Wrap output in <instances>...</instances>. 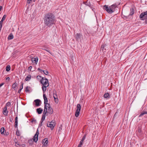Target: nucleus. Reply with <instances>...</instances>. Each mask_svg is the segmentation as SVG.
<instances>
[{
	"instance_id": "44",
	"label": "nucleus",
	"mask_w": 147,
	"mask_h": 147,
	"mask_svg": "<svg viewBox=\"0 0 147 147\" xmlns=\"http://www.w3.org/2000/svg\"><path fill=\"white\" fill-rule=\"evenodd\" d=\"M32 0H27V3H30Z\"/></svg>"
},
{
	"instance_id": "40",
	"label": "nucleus",
	"mask_w": 147,
	"mask_h": 147,
	"mask_svg": "<svg viewBox=\"0 0 147 147\" xmlns=\"http://www.w3.org/2000/svg\"><path fill=\"white\" fill-rule=\"evenodd\" d=\"M16 134L18 136H20V134H19V132L18 131H17L16 132Z\"/></svg>"
},
{
	"instance_id": "12",
	"label": "nucleus",
	"mask_w": 147,
	"mask_h": 147,
	"mask_svg": "<svg viewBox=\"0 0 147 147\" xmlns=\"http://www.w3.org/2000/svg\"><path fill=\"white\" fill-rule=\"evenodd\" d=\"M42 142L45 146H48V141L47 138H45L43 139L42 141Z\"/></svg>"
},
{
	"instance_id": "16",
	"label": "nucleus",
	"mask_w": 147,
	"mask_h": 147,
	"mask_svg": "<svg viewBox=\"0 0 147 147\" xmlns=\"http://www.w3.org/2000/svg\"><path fill=\"white\" fill-rule=\"evenodd\" d=\"M6 17V16L5 15L3 16L1 20L0 21V24L2 25L3 22V21L5 19Z\"/></svg>"
},
{
	"instance_id": "31",
	"label": "nucleus",
	"mask_w": 147,
	"mask_h": 147,
	"mask_svg": "<svg viewBox=\"0 0 147 147\" xmlns=\"http://www.w3.org/2000/svg\"><path fill=\"white\" fill-rule=\"evenodd\" d=\"M47 115L46 114H44L43 113V115L42 116V121L45 119V115Z\"/></svg>"
},
{
	"instance_id": "15",
	"label": "nucleus",
	"mask_w": 147,
	"mask_h": 147,
	"mask_svg": "<svg viewBox=\"0 0 147 147\" xmlns=\"http://www.w3.org/2000/svg\"><path fill=\"white\" fill-rule=\"evenodd\" d=\"M106 45H102L101 47V49L103 51L105 52L106 51Z\"/></svg>"
},
{
	"instance_id": "2",
	"label": "nucleus",
	"mask_w": 147,
	"mask_h": 147,
	"mask_svg": "<svg viewBox=\"0 0 147 147\" xmlns=\"http://www.w3.org/2000/svg\"><path fill=\"white\" fill-rule=\"evenodd\" d=\"M117 5L116 3H115L110 6L109 7L108 6L105 5L103 6V9L105 10L108 13H111L113 12L115 10V9L117 7Z\"/></svg>"
},
{
	"instance_id": "18",
	"label": "nucleus",
	"mask_w": 147,
	"mask_h": 147,
	"mask_svg": "<svg viewBox=\"0 0 147 147\" xmlns=\"http://www.w3.org/2000/svg\"><path fill=\"white\" fill-rule=\"evenodd\" d=\"M104 96L105 98H110V96L108 93H106L104 94Z\"/></svg>"
},
{
	"instance_id": "61",
	"label": "nucleus",
	"mask_w": 147,
	"mask_h": 147,
	"mask_svg": "<svg viewBox=\"0 0 147 147\" xmlns=\"http://www.w3.org/2000/svg\"><path fill=\"white\" fill-rule=\"evenodd\" d=\"M37 61H38V58H37Z\"/></svg>"
},
{
	"instance_id": "9",
	"label": "nucleus",
	"mask_w": 147,
	"mask_h": 147,
	"mask_svg": "<svg viewBox=\"0 0 147 147\" xmlns=\"http://www.w3.org/2000/svg\"><path fill=\"white\" fill-rule=\"evenodd\" d=\"M82 36V35L80 34L77 33L75 36L74 37L77 41H78L80 39Z\"/></svg>"
},
{
	"instance_id": "53",
	"label": "nucleus",
	"mask_w": 147,
	"mask_h": 147,
	"mask_svg": "<svg viewBox=\"0 0 147 147\" xmlns=\"http://www.w3.org/2000/svg\"><path fill=\"white\" fill-rule=\"evenodd\" d=\"M38 129H37V140H38Z\"/></svg>"
},
{
	"instance_id": "5",
	"label": "nucleus",
	"mask_w": 147,
	"mask_h": 147,
	"mask_svg": "<svg viewBox=\"0 0 147 147\" xmlns=\"http://www.w3.org/2000/svg\"><path fill=\"white\" fill-rule=\"evenodd\" d=\"M81 108V106L80 104H78L77 106V109L75 112V116L78 117L80 114V111Z\"/></svg>"
},
{
	"instance_id": "49",
	"label": "nucleus",
	"mask_w": 147,
	"mask_h": 147,
	"mask_svg": "<svg viewBox=\"0 0 147 147\" xmlns=\"http://www.w3.org/2000/svg\"><path fill=\"white\" fill-rule=\"evenodd\" d=\"M85 138H86V136L84 135V136H83V138H82V140H84Z\"/></svg>"
},
{
	"instance_id": "13",
	"label": "nucleus",
	"mask_w": 147,
	"mask_h": 147,
	"mask_svg": "<svg viewBox=\"0 0 147 147\" xmlns=\"http://www.w3.org/2000/svg\"><path fill=\"white\" fill-rule=\"evenodd\" d=\"M8 113V111L7 110V107H5L3 110V113L5 115L7 116Z\"/></svg>"
},
{
	"instance_id": "60",
	"label": "nucleus",
	"mask_w": 147,
	"mask_h": 147,
	"mask_svg": "<svg viewBox=\"0 0 147 147\" xmlns=\"http://www.w3.org/2000/svg\"><path fill=\"white\" fill-rule=\"evenodd\" d=\"M60 130V129H59V131Z\"/></svg>"
},
{
	"instance_id": "34",
	"label": "nucleus",
	"mask_w": 147,
	"mask_h": 147,
	"mask_svg": "<svg viewBox=\"0 0 147 147\" xmlns=\"http://www.w3.org/2000/svg\"><path fill=\"white\" fill-rule=\"evenodd\" d=\"M31 121L32 123L34 122L35 123H36V120H34V119H32Z\"/></svg>"
},
{
	"instance_id": "32",
	"label": "nucleus",
	"mask_w": 147,
	"mask_h": 147,
	"mask_svg": "<svg viewBox=\"0 0 147 147\" xmlns=\"http://www.w3.org/2000/svg\"><path fill=\"white\" fill-rule=\"evenodd\" d=\"M11 105V103L9 102H8L6 104L5 107L9 106Z\"/></svg>"
},
{
	"instance_id": "39",
	"label": "nucleus",
	"mask_w": 147,
	"mask_h": 147,
	"mask_svg": "<svg viewBox=\"0 0 147 147\" xmlns=\"http://www.w3.org/2000/svg\"><path fill=\"white\" fill-rule=\"evenodd\" d=\"M42 122H43V121H42L40 122V124H39V127H40L42 125Z\"/></svg>"
},
{
	"instance_id": "43",
	"label": "nucleus",
	"mask_w": 147,
	"mask_h": 147,
	"mask_svg": "<svg viewBox=\"0 0 147 147\" xmlns=\"http://www.w3.org/2000/svg\"><path fill=\"white\" fill-rule=\"evenodd\" d=\"M144 20H145V23L146 24H147V18H144Z\"/></svg>"
},
{
	"instance_id": "22",
	"label": "nucleus",
	"mask_w": 147,
	"mask_h": 147,
	"mask_svg": "<svg viewBox=\"0 0 147 147\" xmlns=\"http://www.w3.org/2000/svg\"><path fill=\"white\" fill-rule=\"evenodd\" d=\"M31 78V76L30 75H28L25 79V80L26 81H29Z\"/></svg>"
},
{
	"instance_id": "25",
	"label": "nucleus",
	"mask_w": 147,
	"mask_h": 147,
	"mask_svg": "<svg viewBox=\"0 0 147 147\" xmlns=\"http://www.w3.org/2000/svg\"><path fill=\"white\" fill-rule=\"evenodd\" d=\"M33 105L34 107H36L37 106V99L35 100L33 102Z\"/></svg>"
},
{
	"instance_id": "56",
	"label": "nucleus",
	"mask_w": 147,
	"mask_h": 147,
	"mask_svg": "<svg viewBox=\"0 0 147 147\" xmlns=\"http://www.w3.org/2000/svg\"><path fill=\"white\" fill-rule=\"evenodd\" d=\"M15 121H18V117H16Z\"/></svg>"
},
{
	"instance_id": "29",
	"label": "nucleus",
	"mask_w": 147,
	"mask_h": 147,
	"mask_svg": "<svg viewBox=\"0 0 147 147\" xmlns=\"http://www.w3.org/2000/svg\"><path fill=\"white\" fill-rule=\"evenodd\" d=\"M29 87L27 86L26 87V89H25V91L26 92H30V90H29Z\"/></svg>"
},
{
	"instance_id": "4",
	"label": "nucleus",
	"mask_w": 147,
	"mask_h": 147,
	"mask_svg": "<svg viewBox=\"0 0 147 147\" xmlns=\"http://www.w3.org/2000/svg\"><path fill=\"white\" fill-rule=\"evenodd\" d=\"M39 78H41V79L39 80L40 83L42 84V85H46L49 86V84L47 79L46 78L42 77L39 76H37V79H39Z\"/></svg>"
},
{
	"instance_id": "57",
	"label": "nucleus",
	"mask_w": 147,
	"mask_h": 147,
	"mask_svg": "<svg viewBox=\"0 0 147 147\" xmlns=\"http://www.w3.org/2000/svg\"><path fill=\"white\" fill-rule=\"evenodd\" d=\"M15 124H18V121H15Z\"/></svg>"
},
{
	"instance_id": "35",
	"label": "nucleus",
	"mask_w": 147,
	"mask_h": 147,
	"mask_svg": "<svg viewBox=\"0 0 147 147\" xmlns=\"http://www.w3.org/2000/svg\"><path fill=\"white\" fill-rule=\"evenodd\" d=\"M53 97L54 98H55V97H57V95L56 94V93H53Z\"/></svg>"
},
{
	"instance_id": "33",
	"label": "nucleus",
	"mask_w": 147,
	"mask_h": 147,
	"mask_svg": "<svg viewBox=\"0 0 147 147\" xmlns=\"http://www.w3.org/2000/svg\"><path fill=\"white\" fill-rule=\"evenodd\" d=\"M14 142H15V143L16 144H17V145H19V146H20V144H19V143H17V139H15V140H14Z\"/></svg>"
},
{
	"instance_id": "14",
	"label": "nucleus",
	"mask_w": 147,
	"mask_h": 147,
	"mask_svg": "<svg viewBox=\"0 0 147 147\" xmlns=\"http://www.w3.org/2000/svg\"><path fill=\"white\" fill-rule=\"evenodd\" d=\"M38 70L40 72H43V73L46 75H47L48 74V72L47 71L42 70L41 69H40L39 68L38 69Z\"/></svg>"
},
{
	"instance_id": "51",
	"label": "nucleus",
	"mask_w": 147,
	"mask_h": 147,
	"mask_svg": "<svg viewBox=\"0 0 147 147\" xmlns=\"http://www.w3.org/2000/svg\"><path fill=\"white\" fill-rule=\"evenodd\" d=\"M2 26V25L0 24V32L1 31Z\"/></svg>"
},
{
	"instance_id": "17",
	"label": "nucleus",
	"mask_w": 147,
	"mask_h": 147,
	"mask_svg": "<svg viewBox=\"0 0 147 147\" xmlns=\"http://www.w3.org/2000/svg\"><path fill=\"white\" fill-rule=\"evenodd\" d=\"M146 114H147V112L146 111H143L141 113V114L139 115V117H141Z\"/></svg>"
},
{
	"instance_id": "50",
	"label": "nucleus",
	"mask_w": 147,
	"mask_h": 147,
	"mask_svg": "<svg viewBox=\"0 0 147 147\" xmlns=\"http://www.w3.org/2000/svg\"><path fill=\"white\" fill-rule=\"evenodd\" d=\"M9 79L10 78L9 77H7L6 79V80H8V81H9Z\"/></svg>"
},
{
	"instance_id": "23",
	"label": "nucleus",
	"mask_w": 147,
	"mask_h": 147,
	"mask_svg": "<svg viewBox=\"0 0 147 147\" xmlns=\"http://www.w3.org/2000/svg\"><path fill=\"white\" fill-rule=\"evenodd\" d=\"M42 111H43L42 109H41L40 108L37 109V113L38 114H41L42 113Z\"/></svg>"
},
{
	"instance_id": "59",
	"label": "nucleus",
	"mask_w": 147,
	"mask_h": 147,
	"mask_svg": "<svg viewBox=\"0 0 147 147\" xmlns=\"http://www.w3.org/2000/svg\"><path fill=\"white\" fill-rule=\"evenodd\" d=\"M54 98V100H55V99H57L58 98L57 97V98L56 97H55V98Z\"/></svg>"
},
{
	"instance_id": "38",
	"label": "nucleus",
	"mask_w": 147,
	"mask_h": 147,
	"mask_svg": "<svg viewBox=\"0 0 147 147\" xmlns=\"http://www.w3.org/2000/svg\"><path fill=\"white\" fill-rule=\"evenodd\" d=\"M84 141V140L82 139V140H81L79 144H81L82 145Z\"/></svg>"
},
{
	"instance_id": "19",
	"label": "nucleus",
	"mask_w": 147,
	"mask_h": 147,
	"mask_svg": "<svg viewBox=\"0 0 147 147\" xmlns=\"http://www.w3.org/2000/svg\"><path fill=\"white\" fill-rule=\"evenodd\" d=\"M49 86H46V85H42V88L43 90V92H45L47 89V87H48Z\"/></svg>"
},
{
	"instance_id": "10",
	"label": "nucleus",
	"mask_w": 147,
	"mask_h": 147,
	"mask_svg": "<svg viewBox=\"0 0 147 147\" xmlns=\"http://www.w3.org/2000/svg\"><path fill=\"white\" fill-rule=\"evenodd\" d=\"M86 5L89 6L90 8L92 11L94 12L95 9L93 5L91 4L90 2H89L88 3H87V4H86Z\"/></svg>"
},
{
	"instance_id": "3",
	"label": "nucleus",
	"mask_w": 147,
	"mask_h": 147,
	"mask_svg": "<svg viewBox=\"0 0 147 147\" xmlns=\"http://www.w3.org/2000/svg\"><path fill=\"white\" fill-rule=\"evenodd\" d=\"M53 110L51 107L50 104H47L44 106V109L43 114H46L47 115H51L53 113Z\"/></svg>"
},
{
	"instance_id": "26",
	"label": "nucleus",
	"mask_w": 147,
	"mask_h": 147,
	"mask_svg": "<svg viewBox=\"0 0 147 147\" xmlns=\"http://www.w3.org/2000/svg\"><path fill=\"white\" fill-rule=\"evenodd\" d=\"M10 69V67L9 65H8L6 67V70L7 71H9Z\"/></svg>"
},
{
	"instance_id": "48",
	"label": "nucleus",
	"mask_w": 147,
	"mask_h": 147,
	"mask_svg": "<svg viewBox=\"0 0 147 147\" xmlns=\"http://www.w3.org/2000/svg\"><path fill=\"white\" fill-rule=\"evenodd\" d=\"M22 89V88H21L20 89L18 90V93H20L21 92V90Z\"/></svg>"
},
{
	"instance_id": "46",
	"label": "nucleus",
	"mask_w": 147,
	"mask_h": 147,
	"mask_svg": "<svg viewBox=\"0 0 147 147\" xmlns=\"http://www.w3.org/2000/svg\"><path fill=\"white\" fill-rule=\"evenodd\" d=\"M88 1H87L86 2H83V3L84 4H85L86 5V4H87V3H88Z\"/></svg>"
},
{
	"instance_id": "7",
	"label": "nucleus",
	"mask_w": 147,
	"mask_h": 147,
	"mask_svg": "<svg viewBox=\"0 0 147 147\" xmlns=\"http://www.w3.org/2000/svg\"><path fill=\"white\" fill-rule=\"evenodd\" d=\"M140 18L142 20H144V18H147V11L142 13L140 16Z\"/></svg>"
},
{
	"instance_id": "55",
	"label": "nucleus",
	"mask_w": 147,
	"mask_h": 147,
	"mask_svg": "<svg viewBox=\"0 0 147 147\" xmlns=\"http://www.w3.org/2000/svg\"><path fill=\"white\" fill-rule=\"evenodd\" d=\"M17 126H18V124H15V127H17Z\"/></svg>"
},
{
	"instance_id": "20",
	"label": "nucleus",
	"mask_w": 147,
	"mask_h": 147,
	"mask_svg": "<svg viewBox=\"0 0 147 147\" xmlns=\"http://www.w3.org/2000/svg\"><path fill=\"white\" fill-rule=\"evenodd\" d=\"M134 10L133 8H131L130 9V12L129 15L132 16L134 13Z\"/></svg>"
},
{
	"instance_id": "28",
	"label": "nucleus",
	"mask_w": 147,
	"mask_h": 147,
	"mask_svg": "<svg viewBox=\"0 0 147 147\" xmlns=\"http://www.w3.org/2000/svg\"><path fill=\"white\" fill-rule=\"evenodd\" d=\"M5 130L4 127H2L1 129V134H4V132Z\"/></svg>"
},
{
	"instance_id": "62",
	"label": "nucleus",
	"mask_w": 147,
	"mask_h": 147,
	"mask_svg": "<svg viewBox=\"0 0 147 147\" xmlns=\"http://www.w3.org/2000/svg\"><path fill=\"white\" fill-rule=\"evenodd\" d=\"M126 18H127V17H126Z\"/></svg>"
},
{
	"instance_id": "11",
	"label": "nucleus",
	"mask_w": 147,
	"mask_h": 147,
	"mask_svg": "<svg viewBox=\"0 0 147 147\" xmlns=\"http://www.w3.org/2000/svg\"><path fill=\"white\" fill-rule=\"evenodd\" d=\"M43 97L44 100V103L45 105L47 104H49L47 103L48 102V99L45 94H43Z\"/></svg>"
},
{
	"instance_id": "6",
	"label": "nucleus",
	"mask_w": 147,
	"mask_h": 147,
	"mask_svg": "<svg viewBox=\"0 0 147 147\" xmlns=\"http://www.w3.org/2000/svg\"><path fill=\"white\" fill-rule=\"evenodd\" d=\"M56 123L55 122L53 121L51 122H48L47 124V126L50 127L51 129L52 130L53 129Z\"/></svg>"
},
{
	"instance_id": "21",
	"label": "nucleus",
	"mask_w": 147,
	"mask_h": 147,
	"mask_svg": "<svg viewBox=\"0 0 147 147\" xmlns=\"http://www.w3.org/2000/svg\"><path fill=\"white\" fill-rule=\"evenodd\" d=\"M13 36L12 33H11L8 36V40H11L13 39Z\"/></svg>"
},
{
	"instance_id": "52",
	"label": "nucleus",
	"mask_w": 147,
	"mask_h": 147,
	"mask_svg": "<svg viewBox=\"0 0 147 147\" xmlns=\"http://www.w3.org/2000/svg\"><path fill=\"white\" fill-rule=\"evenodd\" d=\"M45 50L47 51V52L49 53H51L49 51V50H48L46 49H45Z\"/></svg>"
},
{
	"instance_id": "30",
	"label": "nucleus",
	"mask_w": 147,
	"mask_h": 147,
	"mask_svg": "<svg viewBox=\"0 0 147 147\" xmlns=\"http://www.w3.org/2000/svg\"><path fill=\"white\" fill-rule=\"evenodd\" d=\"M41 103V101L38 99H37V106H40Z\"/></svg>"
},
{
	"instance_id": "37",
	"label": "nucleus",
	"mask_w": 147,
	"mask_h": 147,
	"mask_svg": "<svg viewBox=\"0 0 147 147\" xmlns=\"http://www.w3.org/2000/svg\"><path fill=\"white\" fill-rule=\"evenodd\" d=\"M84 141V140L82 139V140H81L79 144H81L82 145Z\"/></svg>"
},
{
	"instance_id": "8",
	"label": "nucleus",
	"mask_w": 147,
	"mask_h": 147,
	"mask_svg": "<svg viewBox=\"0 0 147 147\" xmlns=\"http://www.w3.org/2000/svg\"><path fill=\"white\" fill-rule=\"evenodd\" d=\"M37 138V132L35 134L33 138L32 139L29 140L28 141V142L29 144H31L33 142H36L37 140H36V139Z\"/></svg>"
},
{
	"instance_id": "36",
	"label": "nucleus",
	"mask_w": 147,
	"mask_h": 147,
	"mask_svg": "<svg viewBox=\"0 0 147 147\" xmlns=\"http://www.w3.org/2000/svg\"><path fill=\"white\" fill-rule=\"evenodd\" d=\"M84 141V140L82 139V140H81L79 144H81L82 145Z\"/></svg>"
},
{
	"instance_id": "58",
	"label": "nucleus",
	"mask_w": 147,
	"mask_h": 147,
	"mask_svg": "<svg viewBox=\"0 0 147 147\" xmlns=\"http://www.w3.org/2000/svg\"><path fill=\"white\" fill-rule=\"evenodd\" d=\"M82 145L81 144H79L78 145V146L79 147H81V146Z\"/></svg>"
},
{
	"instance_id": "54",
	"label": "nucleus",
	"mask_w": 147,
	"mask_h": 147,
	"mask_svg": "<svg viewBox=\"0 0 147 147\" xmlns=\"http://www.w3.org/2000/svg\"><path fill=\"white\" fill-rule=\"evenodd\" d=\"M4 83H1L0 84V87L2 86L3 84Z\"/></svg>"
},
{
	"instance_id": "24",
	"label": "nucleus",
	"mask_w": 147,
	"mask_h": 147,
	"mask_svg": "<svg viewBox=\"0 0 147 147\" xmlns=\"http://www.w3.org/2000/svg\"><path fill=\"white\" fill-rule=\"evenodd\" d=\"M32 61L33 63H34L35 64H37V59L36 58H32Z\"/></svg>"
},
{
	"instance_id": "41",
	"label": "nucleus",
	"mask_w": 147,
	"mask_h": 147,
	"mask_svg": "<svg viewBox=\"0 0 147 147\" xmlns=\"http://www.w3.org/2000/svg\"><path fill=\"white\" fill-rule=\"evenodd\" d=\"M55 102L56 103H57L58 102V98L57 99H55Z\"/></svg>"
},
{
	"instance_id": "45",
	"label": "nucleus",
	"mask_w": 147,
	"mask_h": 147,
	"mask_svg": "<svg viewBox=\"0 0 147 147\" xmlns=\"http://www.w3.org/2000/svg\"><path fill=\"white\" fill-rule=\"evenodd\" d=\"M32 68V67L31 66H30L28 67V70H29L30 71Z\"/></svg>"
},
{
	"instance_id": "1",
	"label": "nucleus",
	"mask_w": 147,
	"mask_h": 147,
	"mask_svg": "<svg viewBox=\"0 0 147 147\" xmlns=\"http://www.w3.org/2000/svg\"><path fill=\"white\" fill-rule=\"evenodd\" d=\"M45 24L48 27H50L56 22L55 16L52 13L48 12L45 13L44 19Z\"/></svg>"
},
{
	"instance_id": "47",
	"label": "nucleus",
	"mask_w": 147,
	"mask_h": 147,
	"mask_svg": "<svg viewBox=\"0 0 147 147\" xmlns=\"http://www.w3.org/2000/svg\"><path fill=\"white\" fill-rule=\"evenodd\" d=\"M23 83L22 82V85L20 87V88H22V89L23 88Z\"/></svg>"
},
{
	"instance_id": "42",
	"label": "nucleus",
	"mask_w": 147,
	"mask_h": 147,
	"mask_svg": "<svg viewBox=\"0 0 147 147\" xmlns=\"http://www.w3.org/2000/svg\"><path fill=\"white\" fill-rule=\"evenodd\" d=\"M141 128H139L138 129V131L139 133H140L141 132Z\"/></svg>"
},
{
	"instance_id": "27",
	"label": "nucleus",
	"mask_w": 147,
	"mask_h": 147,
	"mask_svg": "<svg viewBox=\"0 0 147 147\" xmlns=\"http://www.w3.org/2000/svg\"><path fill=\"white\" fill-rule=\"evenodd\" d=\"M17 83H16L15 82L12 85V88L14 89V90H15V88H16V87H17Z\"/></svg>"
}]
</instances>
